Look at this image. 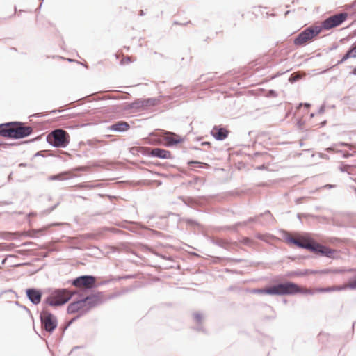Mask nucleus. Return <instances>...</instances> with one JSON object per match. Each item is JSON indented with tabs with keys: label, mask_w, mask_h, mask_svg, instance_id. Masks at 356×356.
Returning a JSON list of instances; mask_svg holds the SVG:
<instances>
[{
	"label": "nucleus",
	"mask_w": 356,
	"mask_h": 356,
	"mask_svg": "<svg viewBox=\"0 0 356 356\" xmlns=\"http://www.w3.org/2000/svg\"><path fill=\"white\" fill-rule=\"evenodd\" d=\"M187 164L189 166L195 165L197 168H203V169H209L211 168V165L209 163L201 162L197 160H189L187 162ZM191 170H195L193 167L191 168Z\"/></svg>",
	"instance_id": "393cba45"
},
{
	"label": "nucleus",
	"mask_w": 356,
	"mask_h": 356,
	"mask_svg": "<svg viewBox=\"0 0 356 356\" xmlns=\"http://www.w3.org/2000/svg\"><path fill=\"white\" fill-rule=\"evenodd\" d=\"M312 273H314L312 269L296 270L287 272L285 276L287 277H300L312 274Z\"/></svg>",
	"instance_id": "4be33fe9"
},
{
	"label": "nucleus",
	"mask_w": 356,
	"mask_h": 356,
	"mask_svg": "<svg viewBox=\"0 0 356 356\" xmlns=\"http://www.w3.org/2000/svg\"><path fill=\"white\" fill-rule=\"evenodd\" d=\"M211 243L223 248L227 249V245H228V242L222 239H212Z\"/></svg>",
	"instance_id": "f704fd0d"
},
{
	"label": "nucleus",
	"mask_w": 356,
	"mask_h": 356,
	"mask_svg": "<svg viewBox=\"0 0 356 356\" xmlns=\"http://www.w3.org/2000/svg\"><path fill=\"white\" fill-rule=\"evenodd\" d=\"M27 299L34 305H39L42 301L43 291L40 289L30 287L25 290Z\"/></svg>",
	"instance_id": "f8f14e48"
},
{
	"label": "nucleus",
	"mask_w": 356,
	"mask_h": 356,
	"mask_svg": "<svg viewBox=\"0 0 356 356\" xmlns=\"http://www.w3.org/2000/svg\"><path fill=\"white\" fill-rule=\"evenodd\" d=\"M183 90V86L181 85L175 87L170 95L168 96V100H172L175 97H179L184 95V92Z\"/></svg>",
	"instance_id": "bb28decb"
},
{
	"label": "nucleus",
	"mask_w": 356,
	"mask_h": 356,
	"mask_svg": "<svg viewBox=\"0 0 356 356\" xmlns=\"http://www.w3.org/2000/svg\"><path fill=\"white\" fill-rule=\"evenodd\" d=\"M98 186L99 185H97V186ZM77 186L80 188H87V189H91V188L96 187V186L90 184L88 182H83V183L79 184L77 185Z\"/></svg>",
	"instance_id": "a19ab883"
},
{
	"label": "nucleus",
	"mask_w": 356,
	"mask_h": 356,
	"mask_svg": "<svg viewBox=\"0 0 356 356\" xmlns=\"http://www.w3.org/2000/svg\"><path fill=\"white\" fill-rule=\"evenodd\" d=\"M79 319V316H74L73 317L71 320L70 321H65V323H63V324H61L59 327H58V331L60 332V340L62 339V338L63 337L64 334H65V331L68 329V327L73 323H74L76 321H77Z\"/></svg>",
	"instance_id": "5701e85b"
},
{
	"label": "nucleus",
	"mask_w": 356,
	"mask_h": 356,
	"mask_svg": "<svg viewBox=\"0 0 356 356\" xmlns=\"http://www.w3.org/2000/svg\"><path fill=\"white\" fill-rule=\"evenodd\" d=\"M59 202H57L56 204H54V206L52 207H50L49 208H47V209H44L42 213L43 215H48L50 213H51L58 205H59Z\"/></svg>",
	"instance_id": "37998d69"
},
{
	"label": "nucleus",
	"mask_w": 356,
	"mask_h": 356,
	"mask_svg": "<svg viewBox=\"0 0 356 356\" xmlns=\"http://www.w3.org/2000/svg\"><path fill=\"white\" fill-rule=\"evenodd\" d=\"M121 280H124V277H122V276H117V277L111 276V277L110 279L111 282V281H120Z\"/></svg>",
	"instance_id": "bf43d9fd"
},
{
	"label": "nucleus",
	"mask_w": 356,
	"mask_h": 356,
	"mask_svg": "<svg viewBox=\"0 0 356 356\" xmlns=\"http://www.w3.org/2000/svg\"><path fill=\"white\" fill-rule=\"evenodd\" d=\"M282 236L284 241L290 245H294L299 248L309 250L310 252L317 254L321 257H325L330 259H336L334 254L337 252V251L330 248L327 245L320 244L314 241L311 242H301L300 241L290 236L286 231H284Z\"/></svg>",
	"instance_id": "7ed1b4c3"
},
{
	"label": "nucleus",
	"mask_w": 356,
	"mask_h": 356,
	"mask_svg": "<svg viewBox=\"0 0 356 356\" xmlns=\"http://www.w3.org/2000/svg\"><path fill=\"white\" fill-rule=\"evenodd\" d=\"M99 143L97 140H87L86 142H81V144H87L88 146L91 147H97V144Z\"/></svg>",
	"instance_id": "79ce46f5"
},
{
	"label": "nucleus",
	"mask_w": 356,
	"mask_h": 356,
	"mask_svg": "<svg viewBox=\"0 0 356 356\" xmlns=\"http://www.w3.org/2000/svg\"><path fill=\"white\" fill-rule=\"evenodd\" d=\"M287 258L290 259L292 261H296V259H306L309 258V256H302V255H298V256H288Z\"/></svg>",
	"instance_id": "49530a36"
},
{
	"label": "nucleus",
	"mask_w": 356,
	"mask_h": 356,
	"mask_svg": "<svg viewBox=\"0 0 356 356\" xmlns=\"http://www.w3.org/2000/svg\"><path fill=\"white\" fill-rule=\"evenodd\" d=\"M348 289L356 290V275L348 279Z\"/></svg>",
	"instance_id": "c9c22d12"
},
{
	"label": "nucleus",
	"mask_w": 356,
	"mask_h": 356,
	"mask_svg": "<svg viewBox=\"0 0 356 356\" xmlns=\"http://www.w3.org/2000/svg\"><path fill=\"white\" fill-rule=\"evenodd\" d=\"M77 298L68 304L67 313L68 314H74L79 318L86 315L92 309L102 305L104 302V295L102 291H97L90 294L83 296V294H76Z\"/></svg>",
	"instance_id": "f257e3e1"
},
{
	"label": "nucleus",
	"mask_w": 356,
	"mask_h": 356,
	"mask_svg": "<svg viewBox=\"0 0 356 356\" xmlns=\"http://www.w3.org/2000/svg\"><path fill=\"white\" fill-rule=\"evenodd\" d=\"M109 110L112 112L120 113L124 111H127V110L124 109V103L122 104H116L113 105L109 108Z\"/></svg>",
	"instance_id": "c756f323"
},
{
	"label": "nucleus",
	"mask_w": 356,
	"mask_h": 356,
	"mask_svg": "<svg viewBox=\"0 0 356 356\" xmlns=\"http://www.w3.org/2000/svg\"><path fill=\"white\" fill-rule=\"evenodd\" d=\"M305 122L302 120V119H298L297 120V123H296V125L298 127V128L300 129V130H302L303 129V126L305 124Z\"/></svg>",
	"instance_id": "603ef678"
},
{
	"label": "nucleus",
	"mask_w": 356,
	"mask_h": 356,
	"mask_svg": "<svg viewBox=\"0 0 356 356\" xmlns=\"http://www.w3.org/2000/svg\"><path fill=\"white\" fill-rule=\"evenodd\" d=\"M86 170V167L84 166H79V167H76L74 168V171H76V172H82V171H85Z\"/></svg>",
	"instance_id": "e2e57ef3"
},
{
	"label": "nucleus",
	"mask_w": 356,
	"mask_h": 356,
	"mask_svg": "<svg viewBox=\"0 0 356 356\" xmlns=\"http://www.w3.org/2000/svg\"><path fill=\"white\" fill-rule=\"evenodd\" d=\"M348 17V15L347 13H339L328 17L318 26L321 29V31L323 30H330L341 25L345 21H346Z\"/></svg>",
	"instance_id": "9d476101"
},
{
	"label": "nucleus",
	"mask_w": 356,
	"mask_h": 356,
	"mask_svg": "<svg viewBox=\"0 0 356 356\" xmlns=\"http://www.w3.org/2000/svg\"><path fill=\"white\" fill-rule=\"evenodd\" d=\"M240 243L249 247H252L255 244V241L248 237H243L240 240Z\"/></svg>",
	"instance_id": "e433bc0d"
},
{
	"label": "nucleus",
	"mask_w": 356,
	"mask_h": 356,
	"mask_svg": "<svg viewBox=\"0 0 356 356\" xmlns=\"http://www.w3.org/2000/svg\"><path fill=\"white\" fill-rule=\"evenodd\" d=\"M299 77L295 74H291L289 78V81L291 83H294L298 80Z\"/></svg>",
	"instance_id": "3c124183"
},
{
	"label": "nucleus",
	"mask_w": 356,
	"mask_h": 356,
	"mask_svg": "<svg viewBox=\"0 0 356 356\" xmlns=\"http://www.w3.org/2000/svg\"><path fill=\"white\" fill-rule=\"evenodd\" d=\"M229 134V131L222 125H215L212 128L210 134L218 141L225 140Z\"/></svg>",
	"instance_id": "4468645a"
},
{
	"label": "nucleus",
	"mask_w": 356,
	"mask_h": 356,
	"mask_svg": "<svg viewBox=\"0 0 356 356\" xmlns=\"http://www.w3.org/2000/svg\"><path fill=\"white\" fill-rule=\"evenodd\" d=\"M152 149L146 147H134L133 150H138L142 155L150 157L149 153Z\"/></svg>",
	"instance_id": "2f4dec72"
},
{
	"label": "nucleus",
	"mask_w": 356,
	"mask_h": 356,
	"mask_svg": "<svg viewBox=\"0 0 356 356\" xmlns=\"http://www.w3.org/2000/svg\"><path fill=\"white\" fill-rule=\"evenodd\" d=\"M316 291L320 292V293H327V292L334 291V288L333 286L318 288V289H316Z\"/></svg>",
	"instance_id": "c03bdc74"
},
{
	"label": "nucleus",
	"mask_w": 356,
	"mask_h": 356,
	"mask_svg": "<svg viewBox=\"0 0 356 356\" xmlns=\"http://www.w3.org/2000/svg\"><path fill=\"white\" fill-rule=\"evenodd\" d=\"M351 58H356V41L348 48L341 58L337 62V65H341Z\"/></svg>",
	"instance_id": "6ab92c4d"
},
{
	"label": "nucleus",
	"mask_w": 356,
	"mask_h": 356,
	"mask_svg": "<svg viewBox=\"0 0 356 356\" xmlns=\"http://www.w3.org/2000/svg\"><path fill=\"white\" fill-rule=\"evenodd\" d=\"M337 65H337V63H336V64H334V65L331 66L330 67L327 68V69H325V70H323L321 73V74H325V73H327V72H329L331 70L334 69Z\"/></svg>",
	"instance_id": "4d7b16f0"
},
{
	"label": "nucleus",
	"mask_w": 356,
	"mask_h": 356,
	"mask_svg": "<svg viewBox=\"0 0 356 356\" xmlns=\"http://www.w3.org/2000/svg\"><path fill=\"white\" fill-rule=\"evenodd\" d=\"M143 104L142 98L136 99L132 102H125L124 109L127 110V111L131 110L133 113L139 112L145 110Z\"/></svg>",
	"instance_id": "f3484780"
},
{
	"label": "nucleus",
	"mask_w": 356,
	"mask_h": 356,
	"mask_svg": "<svg viewBox=\"0 0 356 356\" xmlns=\"http://www.w3.org/2000/svg\"><path fill=\"white\" fill-rule=\"evenodd\" d=\"M269 72V67L266 66L263 67H258L255 70V74L257 76H264Z\"/></svg>",
	"instance_id": "72a5a7b5"
},
{
	"label": "nucleus",
	"mask_w": 356,
	"mask_h": 356,
	"mask_svg": "<svg viewBox=\"0 0 356 356\" xmlns=\"http://www.w3.org/2000/svg\"><path fill=\"white\" fill-rule=\"evenodd\" d=\"M33 129L21 121H10L0 124V136L6 139L20 140L31 136Z\"/></svg>",
	"instance_id": "20e7f679"
},
{
	"label": "nucleus",
	"mask_w": 356,
	"mask_h": 356,
	"mask_svg": "<svg viewBox=\"0 0 356 356\" xmlns=\"http://www.w3.org/2000/svg\"><path fill=\"white\" fill-rule=\"evenodd\" d=\"M163 97V96L161 95L158 97H148V98L143 99V102L144 103L143 104L144 108L147 109L148 108L159 105L161 102V99Z\"/></svg>",
	"instance_id": "412c9836"
},
{
	"label": "nucleus",
	"mask_w": 356,
	"mask_h": 356,
	"mask_svg": "<svg viewBox=\"0 0 356 356\" xmlns=\"http://www.w3.org/2000/svg\"><path fill=\"white\" fill-rule=\"evenodd\" d=\"M273 296H294L298 294V284L286 280L273 285Z\"/></svg>",
	"instance_id": "1a4fd4ad"
},
{
	"label": "nucleus",
	"mask_w": 356,
	"mask_h": 356,
	"mask_svg": "<svg viewBox=\"0 0 356 356\" xmlns=\"http://www.w3.org/2000/svg\"><path fill=\"white\" fill-rule=\"evenodd\" d=\"M299 105L300 106H304L305 108L307 110H308L310 108V106H311V104L309 103H307V102H305V103H300Z\"/></svg>",
	"instance_id": "69168bd1"
},
{
	"label": "nucleus",
	"mask_w": 356,
	"mask_h": 356,
	"mask_svg": "<svg viewBox=\"0 0 356 356\" xmlns=\"http://www.w3.org/2000/svg\"><path fill=\"white\" fill-rule=\"evenodd\" d=\"M284 73V72H278L276 74L271 75L270 76V79H275V78L282 75Z\"/></svg>",
	"instance_id": "13d9d810"
},
{
	"label": "nucleus",
	"mask_w": 356,
	"mask_h": 356,
	"mask_svg": "<svg viewBox=\"0 0 356 356\" xmlns=\"http://www.w3.org/2000/svg\"><path fill=\"white\" fill-rule=\"evenodd\" d=\"M277 92L273 89L268 90L265 95V96L268 98H274L277 97Z\"/></svg>",
	"instance_id": "a18cd8bd"
},
{
	"label": "nucleus",
	"mask_w": 356,
	"mask_h": 356,
	"mask_svg": "<svg viewBox=\"0 0 356 356\" xmlns=\"http://www.w3.org/2000/svg\"><path fill=\"white\" fill-rule=\"evenodd\" d=\"M15 304H16V305H17L18 307H19L22 308L23 309H24V310H25V311L29 314V315L31 318H33L32 314H31V312L30 309H29L27 307H26V306H24V305H21V304H20L19 302H17H17H15Z\"/></svg>",
	"instance_id": "8fccbe9b"
},
{
	"label": "nucleus",
	"mask_w": 356,
	"mask_h": 356,
	"mask_svg": "<svg viewBox=\"0 0 356 356\" xmlns=\"http://www.w3.org/2000/svg\"><path fill=\"white\" fill-rule=\"evenodd\" d=\"M202 146H207L209 147H211V143L209 141H204L201 143Z\"/></svg>",
	"instance_id": "338daca9"
},
{
	"label": "nucleus",
	"mask_w": 356,
	"mask_h": 356,
	"mask_svg": "<svg viewBox=\"0 0 356 356\" xmlns=\"http://www.w3.org/2000/svg\"><path fill=\"white\" fill-rule=\"evenodd\" d=\"M150 157L159 158L161 159H172L171 152L162 148H153L150 153Z\"/></svg>",
	"instance_id": "dca6fc26"
},
{
	"label": "nucleus",
	"mask_w": 356,
	"mask_h": 356,
	"mask_svg": "<svg viewBox=\"0 0 356 356\" xmlns=\"http://www.w3.org/2000/svg\"><path fill=\"white\" fill-rule=\"evenodd\" d=\"M252 292L253 293H257V294H265V295L273 296V286H271L268 288L254 289H252Z\"/></svg>",
	"instance_id": "cd10ccee"
},
{
	"label": "nucleus",
	"mask_w": 356,
	"mask_h": 356,
	"mask_svg": "<svg viewBox=\"0 0 356 356\" xmlns=\"http://www.w3.org/2000/svg\"><path fill=\"white\" fill-rule=\"evenodd\" d=\"M321 32L318 25H310L294 38L293 44L298 47H305L314 41Z\"/></svg>",
	"instance_id": "0eeeda50"
},
{
	"label": "nucleus",
	"mask_w": 356,
	"mask_h": 356,
	"mask_svg": "<svg viewBox=\"0 0 356 356\" xmlns=\"http://www.w3.org/2000/svg\"><path fill=\"white\" fill-rule=\"evenodd\" d=\"M351 168V165L348 164H346L344 163H341L339 167V169L342 172H348L350 174L349 170Z\"/></svg>",
	"instance_id": "ea45409f"
},
{
	"label": "nucleus",
	"mask_w": 356,
	"mask_h": 356,
	"mask_svg": "<svg viewBox=\"0 0 356 356\" xmlns=\"http://www.w3.org/2000/svg\"><path fill=\"white\" fill-rule=\"evenodd\" d=\"M190 149H193L196 152L195 154H193V156L198 158V159H204L205 152L204 150H202V149H200L197 147H195V146H191L190 147Z\"/></svg>",
	"instance_id": "7c9ffc66"
},
{
	"label": "nucleus",
	"mask_w": 356,
	"mask_h": 356,
	"mask_svg": "<svg viewBox=\"0 0 356 356\" xmlns=\"http://www.w3.org/2000/svg\"><path fill=\"white\" fill-rule=\"evenodd\" d=\"M349 74L350 75L356 76V66L353 67V70Z\"/></svg>",
	"instance_id": "774afa93"
},
{
	"label": "nucleus",
	"mask_w": 356,
	"mask_h": 356,
	"mask_svg": "<svg viewBox=\"0 0 356 356\" xmlns=\"http://www.w3.org/2000/svg\"><path fill=\"white\" fill-rule=\"evenodd\" d=\"M334 288V291H341L345 289H348V284H343L340 286H333Z\"/></svg>",
	"instance_id": "864d4df0"
},
{
	"label": "nucleus",
	"mask_w": 356,
	"mask_h": 356,
	"mask_svg": "<svg viewBox=\"0 0 356 356\" xmlns=\"http://www.w3.org/2000/svg\"><path fill=\"white\" fill-rule=\"evenodd\" d=\"M67 172H62L60 173H58L56 175H52L48 177L47 179L49 181H63L67 180L70 178L74 177V176L67 177Z\"/></svg>",
	"instance_id": "b1692460"
},
{
	"label": "nucleus",
	"mask_w": 356,
	"mask_h": 356,
	"mask_svg": "<svg viewBox=\"0 0 356 356\" xmlns=\"http://www.w3.org/2000/svg\"><path fill=\"white\" fill-rule=\"evenodd\" d=\"M96 277L92 275H81L74 279L69 280L65 282L70 284L76 288H82L81 290H79V294H83L86 296L92 293L97 292L95 289L97 288V285L95 284V280Z\"/></svg>",
	"instance_id": "423d86ee"
},
{
	"label": "nucleus",
	"mask_w": 356,
	"mask_h": 356,
	"mask_svg": "<svg viewBox=\"0 0 356 356\" xmlns=\"http://www.w3.org/2000/svg\"><path fill=\"white\" fill-rule=\"evenodd\" d=\"M314 273H312V274H329V273H334V274H342L347 272H355L356 268H346L344 267L341 268H324L321 270H312Z\"/></svg>",
	"instance_id": "2eb2a0df"
},
{
	"label": "nucleus",
	"mask_w": 356,
	"mask_h": 356,
	"mask_svg": "<svg viewBox=\"0 0 356 356\" xmlns=\"http://www.w3.org/2000/svg\"><path fill=\"white\" fill-rule=\"evenodd\" d=\"M193 320L197 323V325L194 327V330L197 332L206 333V330L202 325L203 314L200 312H196L193 314Z\"/></svg>",
	"instance_id": "aec40b11"
},
{
	"label": "nucleus",
	"mask_w": 356,
	"mask_h": 356,
	"mask_svg": "<svg viewBox=\"0 0 356 356\" xmlns=\"http://www.w3.org/2000/svg\"><path fill=\"white\" fill-rule=\"evenodd\" d=\"M179 222H185L186 225L188 227H197V228H200L202 227V225L201 224L197 222V220H194V219H192V218H179Z\"/></svg>",
	"instance_id": "a878e982"
},
{
	"label": "nucleus",
	"mask_w": 356,
	"mask_h": 356,
	"mask_svg": "<svg viewBox=\"0 0 356 356\" xmlns=\"http://www.w3.org/2000/svg\"><path fill=\"white\" fill-rule=\"evenodd\" d=\"M259 216H264L266 218V220L270 223L275 220L273 215L271 214L270 211L268 210H266L264 213H261Z\"/></svg>",
	"instance_id": "4c0bfd02"
},
{
	"label": "nucleus",
	"mask_w": 356,
	"mask_h": 356,
	"mask_svg": "<svg viewBox=\"0 0 356 356\" xmlns=\"http://www.w3.org/2000/svg\"><path fill=\"white\" fill-rule=\"evenodd\" d=\"M325 106L324 105H321L318 110V113L322 114L325 112Z\"/></svg>",
	"instance_id": "052dcab7"
},
{
	"label": "nucleus",
	"mask_w": 356,
	"mask_h": 356,
	"mask_svg": "<svg viewBox=\"0 0 356 356\" xmlns=\"http://www.w3.org/2000/svg\"><path fill=\"white\" fill-rule=\"evenodd\" d=\"M44 293L47 295L42 300V306L58 308L65 305L75 294H78V290L70 288H47Z\"/></svg>",
	"instance_id": "f03ea898"
},
{
	"label": "nucleus",
	"mask_w": 356,
	"mask_h": 356,
	"mask_svg": "<svg viewBox=\"0 0 356 356\" xmlns=\"http://www.w3.org/2000/svg\"><path fill=\"white\" fill-rule=\"evenodd\" d=\"M129 129V124L123 120L118 121L108 127L109 131L118 133L127 131Z\"/></svg>",
	"instance_id": "a211bd4d"
},
{
	"label": "nucleus",
	"mask_w": 356,
	"mask_h": 356,
	"mask_svg": "<svg viewBox=\"0 0 356 356\" xmlns=\"http://www.w3.org/2000/svg\"><path fill=\"white\" fill-rule=\"evenodd\" d=\"M19 143H8L4 142H0V146H1L4 149L8 148L10 146L12 145H18Z\"/></svg>",
	"instance_id": "09e8293b"
},
{
	"label": "nucleus",
	"mask_w": 356,
	"mask_h": 356,
	"mask_svg": "<svg viewBox=\"0 0 356 356\" xmlns=\"http://www.w3.org/2000/svg\"><path fill=\"white\" fill-rule=\"evenodd\" d=\"M47 230V227H42L39 229H33L30 231L31 234L29 235L31 238H38L39 236H42L45 234Z\"/></svg>",
	"instance_id": "c85d7f7f"
},
{
	"label": "nucleus",
	"mask_w": 356,
	"mask_h": 356,
	"mask_svg": "<svg viewBox=\"0 0 356 356\" xmlns=\"http://www.w3.org/2000/svg\"><path fill=\"white\" fill-rule=\"evenodd\" d=\"M204 75H201L197 80L200 83H202V82H206L207 80H211L213 79V76L208 77L207 79H204Z\"/></svg>",
	"instance_id": "5fc2aeb1"
},
{
	"label": "nucleus",
	"mask_w": 356,
	"mask_h": 356,
	"mask_svg": "<svg viewBox=\"0 0 356 356\" xmlns=\"http://www.w3.org/2000/svg\"><path fill=\"white\" fill-rule=\"evenodd\" d=\"M318 337L320 338V339L323 337H328L329 339H330L331 337H333L332 336H331L330 334H325V333H323V332H321L319 334H318Z\"/></svg>",
	"instance_id": "680f3d73"
},
{
	"label": "nucleus",
	"mask_w": 356,
	"mask_h": 356,
	"mask_svg": "<svg viewBox=\"0 0 356 356\" xmlns=\"http://www.w3.org/2000/svg\"><path fill=\"white\" fill-rule=\"evenodd\" d=\"M131 63V58L130 56H124L120 61V64L121 65H126V64H129Z\"/></svg>",
	"instance_id": "de8ad7c7"
},
{
	"label": "nucleus",
	"mask_w": 356,
	"mask_h": 356,
	"mask_svg": "<svg viewBox=\"0 0 356 356\" xmlns=\"http://www.w3.org/2000/svg\"><path fill=\"white\" fill-rule=\"evenodd\" d=\"M298 290L299 291L298 293L303 295H314L315 293V291H313L310 289H302L299 285Z\"/></svg>",
	"instance_id": "58836bf2"
},
{
	"label": "nucleus",
	"mask_w": 356,
	"mask_h": 356,
	"mask_svg": "<svg viewBox=\"0 0 356 356\" xmlns=\"http://www.w3.org/2000/svg\"><path fill=\"white\" fill-rule=\"evenodd\" d=\"M39 318L42 335H51L58 325L56 316L47 307L42 306V309L39 312Z\"/></svg>",
	"instance_id": "39448f33"
},
{
	"label": "nucleus",
	"mask_w": 356,
	"mask_h": 356,
	"mask_svg": "<svg viewBox=\"0 0 356 356\" xmlns=\"http://www.w3.org/2000/svg\"><path fill=\"white\" fill-rule=\"evenodd\" d=\"M15 233H12L9 232H2L0 238L5 240H14L17 238L15 236Z\"/></svg>",
	"instance_id": "473e14b6"
},
{
	"label": "nucleus",
	"mask_w": 356,
	"mask_h": 356,
	"mask_svg": "<svg viewBox=\"0 0 356 356\" xmlns=\"http://www.w3.org/2000/svg\"><path fill=\"white\" fill-rule=\"evenodd\" d=\"M47 142L52 147L65 148L70 142L69 134L61 129H57L47 134Z\"/></svg>",
	"instance_id": "6e6552de"
},
{
	"label": "nucleus",
	"mask_w": 356,
	"mask_h": 356,
	"mask_svg": "<svg viewBox=\"0 0 356 356\" xmlns=\"http://www.w3.org/2000/svg\"><path fill=\"white\" fill-rule=\"evenodd\" d=\"M178 198L181 200L186 206L193 209L197 207H203L204 201L206 200V198L204 196L195 198L193 197H185L181 195L179 196Z\"/></svg>",
	"instance_id": "ddd939ff"
},
{
	"label": "nucleus",
	"mask_w": 356,
	"mask_h": 356,
	"mask_svg": "<svg viewBox=\"0 0 356 356\" xmlns=\"http://www.w3.org/2000/svg\"><path fill=\"white\" fill-rule=\"evenodd\" d=\"M110 282H111V280H104V281L101 282H96V280H95V285H97V288H98L99 286H102V285H103V284H108V283H109Z\"/></svg>",
	"instance_id": "6e6d98bb"
},
{
	"label": "nucleus",
	"mask_w": 356,
	"mask_h": 356,
	"mask_svg": "<svg viewBox=\"0 0 356 356\" xmlns=\"http://www.w3.org/2000/svg\"><path fill=\"white\" fill-rule=\"evenodd\" d=\"M309 215L307 214V213H298L297 214V218L301 220V218L302 217H304V218H307V216H309Z\"/></svg>",
	"instance_id": "0e129e2a"
},
{
	"label": "nucleus",
	"mask_w": 356,
	"mask_h": 356,
	"mask_svg": "<svg viewBox=\"0 0 356 356\" xmlns=\"http://www.w3.org/2000/svg\"><path fill=\"white\" fill-rule=\"evenodd\" d=\"M163 138L165 142L164 146L166 147H172L182 143L185 140V137L181 136L174 132L162 130Z\"/></svg>",
	"instance_id": "9b49d317"
}]
</instances>
